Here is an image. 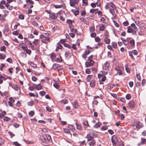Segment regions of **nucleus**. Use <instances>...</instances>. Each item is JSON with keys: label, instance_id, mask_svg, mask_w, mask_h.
<instances>
[{"label": "nucleus", "instance_id": "f257e3e1", "mask_svg": "<svg viewBox=\"0 0 146 146\" xmlns=\"http://www.w3.org/2000/svg\"><path fill=\"white\" fill-rule=\"evenodd\" d=\"M134 21L140 30H145L146 29V25L145 23L139 21Z\"/></svg>", "mask_w": 146, "mask_h": 146}, {"label": "nucleus", "instance_id": "f03ea898", "mask_svg": "<svg viewBox=\"0 0 146 146\" xmlns=\"http://www.w3.org/2000/svg\"><path fill=\"white\" fill-rule=\"evenodd\" d=\"M40 37L41 39V41L42 43H46L47 41L49 42V38L47 37L41 35L40 36Z\"/></svg>", "mask_w": 146, "mask_h": 146}, {"label": "nucleus", "instance_id": "7ed1b4c3", "mask_svg": "<svg viewBox=\"0 0 146 146\" xmlns=\"http://www.w3.org/2000/svg\"><path fill=\"white\" fill-rule=\"evenodd\" d=\"M111 141L113 145H116L117 144H118V140L116 136L113 135L112 137Z\"/></svg>", "mask_w": 146, "mask_h": 146}, {"label": "nucleus", "instance_id": "20e7f679", "mask_svg": "<svg viewBox=\"0 0 146 146\" xmlns=\"http://www.w3.org/2000/svg\"><path fill=\"white\" fill-rule=\"evenodd\" d=\"M80 0H70V4L71 6L74 7L76 4H78Z\"/></svg>", "mask_w": 146, "mask_h": 146}, {"label": "nucleus", "instance_id": "39448f33", "mask_svg": "<svg viewBox=\"0 0 146 146\" xmlns=\"http://www.w3.org/2000/svg\"><path fill=\"white\" fill-rule=\"evenodd\" d=\"M91 132L89 134L87 135L86 137L87 139V141H91L94 140V138L92 136L91 134Z\"/></svg>", "mask_w": 146, "mask_h": 146}, {"label": "nucleus", "instance_id": "423d86ee", "mask_svg": "<svg viewBox=\"0 0 146 146\" xmlns=\"http://www.w3.org/2000/svg\"><path fill=\"white\" fill-rule=\"evenodd\" d=\"M94 61H88L85 62V66L86 67H89L90 66H92L94 64Z\"/></svg>", "mask_w": 146, "mask_h": 146}, {"label": "nucleus", "instance_id": "0eeeda50", "mask_svg": "<svg viewBox=\"0 0 146 146\" xmlns=\"http://www.w3.org/2000/svg\"><path fill=\"white\" fill-rule=\"evenodd\" d=\"M94 76L92 75H88L86 78V80L87 82H90L92 80H94Z\"/></svg>", "mask_w": 146, "mask_h": 146}, {"label": "nucleus", "instance_id": "6e6552de", "mask_svg": "<svg viewBox=\"0 0 146 146\" xmlns=\"http://www.w3.org/2000/svg\"><path fill=\"white\" fill-rule=\"evenodd\" d=\"M10 31L7 25H5L4 29V32L6 34H8L10 33Z\"/></svg>", "mask_w": 146, "mask_h": 146}, {"label": "nucleus", "instance_id": "1a4fd4ad", "mask_svg": "<svg viewBox=\"0 0 146 146\" xmlns=\"http://www.w3.org/2000/svg\"><path fill=\"white\" fill-rule=\"evenodd\" d=\"M143 125L140 122H138L136 125V127L137 129H139L143 127Z\"/></svg>", "mask_w": 146, "mask_h": 146}, {"label": "nucleus", "instance_id": "9d476101", "mask_svg": "<svg viewBox=\"0 0 146 146\" xmlns=\"http://www.w3.org/2000/svg\"><path fill=\"white\" fill-rule=\"evenodd\" d=\"M131 27L133 28V30L134 32V34H136V32L138 30V29L136 26L135 24L134 23H132L131 25Z\"/></svg>", "mask_w": 146, "mask_h": 146}, {"label": "nucleus", "instance_id": "9b49d317", "mask_svg": "<svg viewBox=\"0 0 146 146\" xmlns=\"http://www.w3.org/2000/svg\"><path fill=\"white\" fill-rule=\"evenodd\" d=\"M116 10V8L110 9L109 11L112 15L114 17L116 16V14L115 13V11Z\"/></svg>", "mask_w": 146, "mask_h": 146}, {"label": "nucleus", "instance_id": "f8f14e48", "mask_svg": "<svg viewBox=\"0 0 146 146\" xmlns=\"http://www.w3.org/2000/svg\"><path fill=\"white\" fill-rule=\"evenodd\" d=\"M40 138L42 142L47 143L48 141L46 140V138L43 135H40Z\"/></svg>", "mask_w": 146, "mask_h": 146}, {"label": "nucleus", "instance_id": "ddd939ff", "mask_svg": "<svg viewBox=\"0 0 146 146\" xmlns=\"http://www.w3.org/2000/svg\"><path fill=\"white\" fill-rule=\"evenodd\" d=\"M127 32L128 33H131L133 32V33L134 34V30L131 27V26H129L128 27Z\"/></svg>", "mask_w": 146, "mask_h": 146}, {"label": "nucleus", "instance_id": "4468645a", "mask_svg": "<svg viewBox=\"0 0 146 146\" xmlns=\"http://www.w3.org/2000/svg\"><path fill=\"white\" fill-rule=\"evenodd\" d=\"M110 66V64L109 62H106L103 66V68L105 70H107L108 69V68Z\"/></svg>", "mask_w": 146, "mask_h": 146}, {"label": "nucleus", "instance_id": "2eb2a0df", "mask_svg": "<svg viewBox=\"0 0 146 146\" xmlns=\"http://www.w3.org/2000/svg\"><path fill=\"white\" fill-rule=\"evenodd\" d=\"M49 16L50 18L56 20L57 18V16L54 13L50 14Z\"/></svg>", "mask_w": 146, "mask_h": 146}, {"label": "nucleus", "instance_id": "dca6fc26", "mask_svg": "<svg viewBox=\"0 0 146 146\" xmlns=\"http://www.w3.org/2000/svg\"><path fill=\"white\" fill-rule=\"evenodd\" d=\"M90 12L91 13H94L96 14L98 12V9H91L90 10Z\"/></svg>", "mask_w": 146, "mask_h": 146}, {"label": "nucleus", "instance_id": "f3484780", "mask_svg": "<svg viewBox=\"0 0 146 146\" xmlns=\"http://www.w3.org/2000/svg\"><path fill=\"white\" fill-rule=\"evenodd\" d=\"M129 105L130 108H133L134 107V103L133 101H130L129 103Z\"/></svg>", "mask_w": 146, "mask_h": 146}, {"label": "nucleus", "instance_id": "a211bd4d", "mask_svg": "<svg viewBox=\"0 0 146 146\" xmlns=\"http://www.w3.org/2000/svg\"><path fill=\"white\" fill-rule=\"evenodd\" d=\"M90 141L88 143V144L90 146H94L95 144V141L94 140H93Z\"/></svg>", "mask_w": 146, "mask_h": 146}, {"label": "nucleus", "instance_id": "6ab92c4d", "mask_svg": "<svg viewBox=\"0 0 146 146\" xmlns=\"http://www.w3.org/2000/svg\"><path fill=\"white\" fill-rule=\"evenodd\" d=\"M51 58L52 61L56 57V54L53 53H52L50 54Z\"/></svg>", "mask_w": 146, "mask_h": 146}, {"label": "nucleus", "instance_id": "aec40b11", "mask_svg": "<svg viewBox=\"0 0 146 146\" xmlns=\"http://www.w3.org/2000/svg\"><path fill=\"white\" fill-rule=\"evenodd\" d=\"M95 81L94 80H92L90 83V86L92 88L95 87Z\"/></svg>", "mask_w": 146, "mask_h": 146}, {"label": "nucleus", "instance_id": "412c9836", "mask_svg": "<svg viewBox=\"0 0 146 146\" xmlns=\"http://www.w3.org/2000/svg\"><path fill=\"white\" fill-rule=\"evenodd\" d=\"M105 42L106 44H109L110 42V39L108 38H105L104 39Z\"/></svg>", "mask_w": 146, "mask_h": 146}, {"label": "nucleus", "instance_id": "4be33fe9", "mask_svg": "<svg viewBox=\"0 0 146 146\" xmlns=\"http://www.w3.org/2000/svg\"><path fill=\"white\" fill-rule=\"evenodd\" d=\"M60 67V65L57 64H54L52 66V69L54 70H56L58 67Z\"/></svg>", "mask_w": 146, "mask_h": 146}, {"label": "nucleus", "instance_id": "5701e85b", "mask_svg": "<svg viewBox=\"0 0 146 146\" xmlns=\"http://www.w3.org/2000/svg\"><path fill=\"white\" fill-rule=\"evenodd\" d=\"M102 125V124L100 122L97 123L94 126V127L95 128H97L98 127H100Z\"/></svg>", "mask_w": 146, "mask_h": 146}, {"label": "nucleus", "instance_id": "b1692460", "mask_svg": "<svg viewBox=\"0 0 146 146\" xmlns=\"http://www.w3.org/2000/svg\"><path fill=\"white\" fill-rule=\"evenodd\" d=\"M83 123L86 128H87L88 127H89V125L87 121L85 120L83 122Z\"/></svg>", "mask_w": 146, "mask_h": 146}, {"label": "nucleus", "instance_id": "393cba45", "mask_svg": "<svg viewBox=\"0 0 146 146\" xmlns=\"http://www.w3.org/2000/svg\"><path fill=\"white\" fill-rule=\"evenodd\" d=\"M71 11L72 12L74 13V15L75 16L78 15L79 14V11L78 10H76V11H75L74 9H72Z\"/></svg>", "mask_w": 146, "mask_h": 146}, {"label": "nucleus", "instance_id": "a878e982", "mask_svg": "<svg viewBox=\"0 0 146 146\" xmlns=\"http://www.w3.org/2000/svg\"><path fill=\"white\" fill-rule=\"evenodd\" d=\"M35 88L37 90H39L42 89V86L41 85L39 84L38 85H36Z\"/></svg>", "mask_w": 146, "mask_h": 146}, {"label": "nucleus", "instance_id": "bb28decb", "mask_svg": "<svg viewBox=\"0 0 146 146\" xmlns=\"http://www.w3.org/2000/svg\"><path fill=\"white\" fill-rule=\"evenodd\" d=\"M55 61L57 62H62V59L61 57L60 56L59 58H56Z\"/></svg>", "mask_w": 146, "mask_h": 146}, {"label": "nucleus", "instance_id": "cd10ccee", "mask_svg": "<svg viewBox=\"0 0 146 146\" xmlns=\"http://www.w3.org/2000/svg\"><path fill=\"white\" fill-rule=\"evenodd\" d=\"M104 72V73H103L102 72H101L100 73V74H98V78L99 79H100L103 76H102L103 74H106L107 73V72Z\"/></svg>", "mask_w": 146, "mask_h": 146}, {"label": "nucleus", "instance_id": "c85d7f7f", "mask_svg": "<svg viewBox=\"0 0 146 146\" xmlns=\"http://www.w3.org/2000/svg\"><path fill=\"white\" fill-rule=\"evenodd\" d=\"M75 124L76 126V128L77 129L79 130L82 129V127L81 125L79 123L76 122Z\"/></svg>", "mask_w": 146, "mask_h": 146}, {"label": "nucleus", "instance_id": "c756f323", "mask_svg": "<svg viewBox=\"0 0 146 146\" xmlns=\"http://www.w3.org/2000/svg\"><path fill=\"white\" fill-rule=\"evenodd\" d=\"M105 38H109V35L108 32L107 31H105L104 33Z\"/></svg>", "mask_w": 146, "mask_h": 146}, {"label": "nucleus", "instance_id": "7c9ffc66", "mask_svg": "<svg viewBox=\"0 0 146 146\" xmlns=\"http://www.w3.org/2000/svg\"><path fill=\"white\" fill-rule=\"evenodd\" d=\"M109 6L111 7L112 8H115V5L113 4V3L111 2H110L109 3Z\"/></svg>", "mask_w": 146, "mask_h": 146}, {"label": "nucleus", "instance_id": "2f4dec72", "mask_svg": "<svg viewBox=\"0 0 146 146\" xmlns=\"http://www.w3.org/2000/svg\"><path fill=\"white\" fill-rule=\"evenodd\" d=\"M112 47L114 48H116L117 47V44L115 42H112L111 44Z\"/></svg>", "mask_w": 146, "mask_h": 146}, {"label": "nucleus", "instance_id": "473e14b6", "mask_svg": "<svg viewBox=\"0 0 146 146\" xmlns=\"http://www.w3.org/2000/svg\"><path fill=\"white\" fill-rule=\"evenodd\" d=\"M58 46L57 48L55 50L56 51H58V49H60L62 48V46L60 43H58L57 44Z\"/></svg>", "mask_w": 146, "mask_h": 146}, {"label": "nucleus", "instance_id": "72a5a7b5", "mask_svg": "<svg viewBox=\"0 0 146 146\" xmlns=\"http://www.w3.org/2000/svg\"><path fill=\"white\" fill-rule=\"evenodd\" d=\"M6 57V55L4 54H0V59H4Z\"/></svg>", "mask_w": 146, "mask_h": 146}, {"label": "nucleus", "instance_id": "f704fd0d", "mask_svg": "<svg viewBox=\"0 0 146 146\" xmlns=\"http://www.w3.org/2000/svg\"><path fill=\"white\" fill-rule=\"evenodd\" d=\"M106 17H102L100 21H101L103 23H105L106 22Z\"/></svg>", "mask_w": 146, "mask_h": 146}, {"label": "nucleus", "instance_id": "c9c22d12", "mask_svg": "<svg viewBox=\"0 0 146 146\" xmlns=\"http://www.w3.org/2000/svg\"><path fill=\"white\" fill-rule=\"evenodd\" d=\"M105 29L104 25H102L100 27V31H104Z\"/></svg>", "mask_w": 146, "mask_h": 146}, {"label": "nucleus", "instance_id": "e433bc0d", "mask_svg": "<svg viewBox=\"0 0 146 146\" xmlns=\"http://www.w3.org/2000/svg\"><path fill=\"white\" fill-rule=\"evenodd\" d=\"M74 103V108L76 109L79 106L78 102L77 101H75Z\"/></svg>", "mask_w": 146, "mask_h": 146}, {"label": "nucleus", "instance_id": "4c0bfd02", "mask_svg": "<svg viewBox=\"0 0 146 146\" xmlns=\"http://www.w3.org/2000/svg\"><path fill=\"white\" fill-rule=\"evenodd\" d=\"M80 20L83 21L84 23L86 24H88V22L86 20H84V19L83 17H81L80 18Z\"/></svg>", "mask_w": 146, "mask_h": 146}, {"label": "nucleus", "instance_id": "58836bf2", "mask_svg": "<svg viewBox=\"0 0 146 146\" xmlns=\"http://www.w3.org/2000/svg\"><path fill=\"white\" fill-rule=\"evenodd\" d=\"M21 48L24 50L26 51V50L28 48L27 46L25 45H22L21 46Z\"/></svg>", "mask_w": 146, "mask_h": 146}, {"label": "nucleus", "instance_id": "ea45409f", "mask_svg": "<svg viewBox=\"0 0 146 146\" xmlns=\"http://www.w3.org/2000/svg\"><path fill=\"white\" fill-rule=\"evenodd\" d=\"M46 137L48 140V141H51V139L50 136L49 135H46Z\"/></svg>", "mask_w": 146, "mask_h": 146}, {"label": "nucleus", "instance_id": "a19ab883", "mask_svg": "<svg viewBox=\"0 0 146 146\" xmlns=\"http://www.w3.org/2000/svg\"><path fill=\"white\" fill-rule=\"evenodd\" d=\"M59 29L58 27L56 26H54V27H53L52 29L53 31H56V30H58Z\"/></svg>", "mask_w": 146, "mask_h": 146}, {"label": "nucleus", "instance_id": "79ce46f5", "mask_svg": "<svg viewBox=\"0 0 146 146\" xmlns=\"http://www.w3.org/2000/svg\"><path fill=\"white\" fill-rule=\"evenodd\" d=\"M93 56L92 55H91L90 56H89L88 58V61H90V62L94 61L92 60V59L93 58Z\"/></svg>", "mask_w": 146, "mask_h": 146}, {"label": "nucleus", "instance_id": "37998d69", "mask_svg": "<svg viewBox=\"0 0 146 146\" xmlns=\"http://www.w3.org/2000/svg\"><path fill=\"white\" fill-rule=\"evenodd\" d=\"M10 120V118L7 116L5 117L3 119V120L5 121H9Z\"/></svg>", "mask_w": 146, "mask_h": 146}, {"label": "nucleus", "instance_id": "c03bdc74", "mask_svg": "<svg viewBox=\"0 0 146 146\" xmlns=\"http://www.w3.org/2000/svg\"><path fill=\"white\" fill-rule=\"evenodd\" d=\"M90 31V32H93L95 30V28L94 26H91L89 29Z\"/></svg>", "mask_w": 146, "mask_h": 146}, {"label": "nucleus", "instance_id": "a18cd8bd", "mask_svg": "<svg viewBox=\"0 0 146 146\" xmlns=\"http://www.w3.org/2000/svg\"><path fill=\"white\" fill-rule=\"evenodd\" d=\"M35 112L33 111H30L29 113V115L31 116V117L33 116Z\"/></svg>", "mask_w": 146, "mask_h": 146}, {"label": "nucleus", "instance_id": "49530a36", "mask_svg": "<svg viewBox=\"0 0 146 146\" xmlns=\"http://www.w3.org/2000/svg\"><path fill=\"white\" fill-rule=\"evenodd\" d=\"M85 72L87 74H90L91 73V71L90 69V68H87V69L85 71Z\"/></svg>", "mask_w": 146, "mask_h": 146}, {"label": "nucleus", "instance_id": "de8ad7c7", "mask_svg": "<svg viewBox=\"0 0 146 146\" xmlns=\"http://www.w3.org/2000/svg\"><path fill=\"white\" fill-rule=\"evenodd\" d=\"M131 53L135 55H137L138 53V52L136 50H134L131 52Z\"/></svg>", "mask_w": 146, "mask_h": 146}, {"label": "nucleus", "instance_id": "09e8293b", "mask_svg": "<svg viewBox=\"0 0 146 146\" xmlns=\"http://www.w3.org/2000/svg\"><path fill=\"white\" fill-rule=\"evenodd\" d=\"M46 92L44 91H42L40 92V94L42 96H44Z\"/></svg>", "mask_w": 146, "mask_h": 146}, {"label": "nucleus", "instance_id": "8fccbe9b", "mask_svg": "<svg viewBox=\"0 0 146 146\" xmlns=\"http://www.w3.org/2000/svg\"><path fill=\"white\" fill-rule=\"evenodd\" d=\"M6 49V47L4 46H1V51H5Z\"/></svg>", "mask_w": 146, "mask_h": 146}, {"label": "nucleus", "instance_id": "3c124183", "mask_svg": "<svg viewBox=\"0 0 146 146\" xmlns=\"http://www.w3.org/2000/svg\"><path fill=\"white\" fill-rule=\"evenodd\" d=\"M126 98L127 100H129L131 98V96L129 94H127L126 96Z\"/></svg>", "mask_w": 146, "mask_h": 146}, {"label": "nucleus", "instance_id": "603ef678", "mask_svg": "<svg viewBox=\"0 0 146 146\" xmlns=\"http://www.w3.org/2000/svg\"><path fill=\"white\" fill-rule=\"evenodd\" d=\"M38 39H35L34 42H33V43L35 45H36L38 42Z\"/></svg>", "mask_w": 146, "mask_h": 146}, {"label": "nucleus", "instance_id": "864d4df0", "mask_svg": "<svg viewBox=\"0 0 146 146\" xmlns=\"http://www.w3.org/2000/svg\"><path fill=\"white\" fill-rule=\"evenodd\" d=\"M108 129V127L107 126H103L101 128V129L103 130H106Z\"/></svg>", "mask_w": 146, "mask_h": 146}, {"label": "nucleus", "instance_id": "5fc2aeb1", "mask_svg": "<svg viewBox=\"0 0 146 146\" xmlns=\"http://www.w3.org/2000/svg\"><path fill=\"white\" fill-rule=\"evenodd\" d=\"M64 45L65 47L68 48L69 49L71 48V46L69 44H64Z\"/></svg>", "mask_w": 146, "mask_h": 146}, {"label": "nucleus", "instance_id": "6e6d98bb", "mask_svg": "<svg viewBox=\"0 0 146 146\" xmlns=\"http://www.w3.org/2000/svg\"><path fill=\"white\" fill-rule=\"evenodd\" d=\"M3 11L4 12L5 17L7 14H8V11L6 10H4Z\"/></svg>", "mask_w": 146, "mask_h": 146}, {"label": "nucleus", "instance_id": "4d7b16f0", "mask_svg": "<svg viewBox=\"0 0 146 146\" xmlns=\"http://www.w3.org/2000/svg\"><path fill=\"white\" fill-rule=\"evenodd\" d=\"M68 128L70 129H71L72 130H74V127H73V126L72 125H69L68 126Z\"/></svg>", "mask_w": 146, "mask_h": 146}, {"label": "nucleus", "instance_id": "13d9d810", "mask_svg": "<svg viewBox=\"0 0 146 146\" xmlns=\"http://www.w3.org/2000/svg\"><path fill=\"white\" fill-rule=\"evenodd\" d=\"M96 34L95 33H92L90 35V36L92 37H95L96 36Z\"/></svg>", "mask_w": 146, "mask_h": 146}, {"label": "nucleus", "instance_id": "bf43d9fd", "mask_svg": "<svg viewBox=\"0 0 146 146\" xmlns=\"http://www.w3.org/2000/svg\"><path fill=\"white\" fill-rule=\"evenodd\" d=\"M70 31L71 32L75 33H76L77 31L76 29L74 28H72Z\"/></svg>", "mask_w": 146, "mask_h": 146}, {"label": "nucleus", "instance_id": "052dcab7", "mask_svg": "<svg viewBox=\"0 0 146 146\" xmlns=\"http://www.w3.org/2000/svg\"><path fill=\"white\" fill-rule=\"evenodd\" d=\"M95 40L96 42H99L100 40V39L98 37H97L95 38Z\"/></svg>", "mask_w": 146, "mask_h": 146}, {"label": "nucleus", "instance_id": "680f3d73", "mask_svg": "<svg viewBox=\"0 0 146 146\" xmlns=\"http://www.w3.org/2000/svg\"><path fill=\"white\" fill-rule=\"evenodd\" d=\"M124 146V145L123 143V142L122 141H121L119 144H118L117 145V146Z\"/></svg>", "mask_w": 146, "mask_h": 146}, {"label": "nucleus", "instance_id": "e2e57ef3", "mask_svg": "<svg viewBox=\"0 0 146 146\" xmlns=\"http://www.w3.org/2000/svg\"><path fill=\"white\" fill-rule=\"evenodd\" d=\"M130 44L131 46H133L135 44V41L134 40H131Z\"/></svg>", "mask_w": 146, "mask_h": 146}, {"label": "nucleus", "instance_id": "0e129e2a", "mask_svg": "<svg viewBox=\"0 0 146 146\" xmlns=\"http://www.w3.org/2000/svg\"><path fill=\"white\" fill-rule=\"evenodd\" d=\"M6 61L10 63H11L12 62V59L10 58H8L6 60Z\"/></svg>", "mask_w": 146, "mask_h": 146}, {"label": "nucleus", "instance_id": "69168bd1", "mask_svg": "<svg viewBox=\"0 0 146 146\" xmlns=\"http://www.w3.org/2000/svg\"><path fill=\"white\" fill-rule=\"evenodd\" d=\"M13 143L16 146H21V145L18 143L17 142H14Z\"/></svg>", "mask_w": 146, "mask_h": 146}, {"label": "nucleus", "instance_id": "338daca9", "mask_svg": "<svg viewBox=\"0 0 146 146\" xmlns=\"http://www.w3.org/2000/svg\"><path fill=\"white\" fill-rule=\"evenodd\" d=\"M31 65L32 67L34 68H36L37 67V65L34 63H31Z\"/></svg>", "mask_w": 146, "mask_h": 146}, {"label": "nucleus", "instance_id": "774afa93", "mask_svg": "<svg viewBox=\"0 0 146 146\" xmlns=\"http://www.w3.org/2000/svg\"><path fill=\"white\" fill-rule=\"evenodd\" d=\"M53 86L55 88H56L57 89H58L59 87V86L58 85V84L56 83L54 84Z\"/></svg>", "mask_w": 146, "mask_h": 146}]
</instances>
